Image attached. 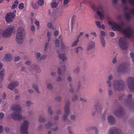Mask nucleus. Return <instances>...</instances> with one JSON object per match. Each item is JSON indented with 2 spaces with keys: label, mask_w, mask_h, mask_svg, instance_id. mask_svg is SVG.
<instances>
[{
  "label": "nucleus",
  "mask_w": 134,
  "mask_h": 134,
  "mask_svg": "<svg viewBox=\"0 0 134 134\" xmlns=\"http://www.w3.org/2000/svg\"><path fill=\"white\" fill-rule=\"evenodd\" d=\"M109 23L112 26V28L113 30H118L125 35L127 37H130L132 36L133 31L131 27L128 26L127 28L124 29L122 28V27L124 26L123 22H121L120 25L114 22L110 21Z\"/></svg>",
  "instance_id": "obj_1"
},
{
  "label": "nucleus",
  "mask_w": 134,
  "mask_h": 134,
  "mask_svg": "<svg viewBox=\"0 0 134 134\" xmlns=\"http://www.w3.org/2000/svg\"><path fill=\"white\" fill-rule=\"evenodd\" d=\"M113 88L115 91H123L125 88V82L121 80H115L113 81Z\"/></svg>",
  "instance_id": "obj_2"
},
{
  "label": "nucleus",
  "mask_w": 134,
  "mask_h": 134,
  "mask_svg": "<svg viewBox=\"0 0 134 134\" xmlns=\"http://www.w3.org/2000/svg\"><path fill=\"white\" fill-rule=\"evenodd\" d=\"M29 124L30 122L29 121H24L20 127V131L21 134H29V132L27 130Z\"/></svg>",
  "instance_id": "obj_3"
},
{
  "label": "nucleus",
  "mask_w": 134,
  "mask_h": 134,
  "mask_svg": "<svg viewBox=\"0 0 134 134\" xmlns=\"http://www.w3.org/2000/svg\"><path fill=\"white\" fill-rule=\"evenodd\" d=\"M132 97V94H128L126 100L124 102V105L129 108L131 110L134 109V103L130 101Z\"/></svg>",
  "instance_id": "obj_4"
},
{
  "label": "nucleus",
  "mask_w": 134,
  "mask_h": 134,
  "mask_svg": "<svg viewBox=\"0 0 134 134\" xmlns=\"http://www.w3.org/2000/svg\"><path fill=\"white\" fill-rule=\"evenodd\" d=\"M126 40L127 38L125 36L120 38L119 40V46L122 50L126 49L128 48V44L126 42Z\"/></svg>",
  "instance_id": "obj_5"
},
{
  "label": "nucleus",
  "mask_w": 134,
  "mask_h": 134,
  "mask_svg": "<svg viewBox=\"0 0 134 134\" xmlns=\"http://www.w3.org/2000/svg\"><path fill=\"white\" fill-rule=\"evenodd\" d=\"M126 82L131 91L134 92V77H129L127 78Z\"/></svg>",
  "instance_id": "obj_6"
},
{
  "label": "nucleus",
  "mask_w": 134,
  "mask_h": 134,
  "mask_svg": "<svg viewBox=\"0 0 134 134\" xmlns=\"http://www.w3.org/2000/svg\"><path fill=\"white\" fill-rule=\"evenodd\" d=\"M70 103L67 102L65 105L64 108V114L62 116V119L63 121H65L67 119L68 116L70 113L69 109Z\"/></svg>",
  "instance_id": "obj_7"
},
{
  "label": "nucleus",
  "mask_w": 134,
  "mask_h": 134,
  "mask_svg": "<svg viewBox=\"0 0 134 134\" xmlns=\"http://www.w3.org/2000/svg\"><path fill=\"white\" fill-rule=\"evenodd\" d=\"M13 27H9L5 30L2 33V35L5 38H8L11 36L13 30Z\"/></svg>",
  "instance_id": "obj_8"
},
{
  "label": "nucleus",
  "mask_w": 134,
  "mask_h": 134,
  "mask_svg": "<svg viewBox=\"0 0 134 134\" xmlns=\"http://www.w3.org/2000/svg\"><path fill=\"white\" fill-rule=\"evenodd\" d=\"M16 12V11L14 10V12L8 13L6 14L5 19L7 22L10 23L13 21V19L15 17Z\"/></svg>",
  "instance_id": "obj_9"
},
{
  "label": "nucleus",
  "mask_w": 134,
  "mask_h": 134,
  "mask_svg": "<svg viewBox=\"0 0 134 134\" xmlns=\"http://www.w3.org/2000/svg\"><path fill=\"white\" fill-rule=\"evenodd\" d=\"M19 112L15 111L12 113L11 114L12 118L14 120H20L23 118V116Z\"/></svg>",
  "instance_id": "obj_10"
},
{
  "label": "nucleus",
  "mask_w": 134,
  "mask_h": 134,
  "mask_svg": "<svg viewBox=\"0 0 134 134\" xmlns=\"http://www.w3.org/2000/svg\"><path fill=\"white\" fill-rule=\"evenodd\" d=\"M97 13L99 16L100 20H101L104 19V11L102 8L101 7H99L97 11Z\"/></svg>",
  "instance_id": "obj_11"
},
{
  "label": "nucleus",
  "mask_w": 134,
  "mask_h": 134,
  "mask_svg": "<svg viewBox=\"0 0 134 134\" xmlns=\"http://www.w3.org/2000/svg\"><path fill=\"white\" fill-rule=\"evenodd\" d=\"M19 85V83L18 82L16 81L12 82L9 85L8 88L12 90L14 87H17Z\"/></svg>",
  "instance_id": "obj_12"
},
{
  "label": "nucleus",
  "mask_w": 134,
  "mask_h": 134,
  "mask_svg": "<svg viewBox=\"0 0 134 134\" xmlns=\"http://www.w3.org/2000/svg\"><path fill=\"white\" fill-rule=\"evenodd\" d=\"M124 113V111L122 110V108L121 107L116 109L114 112V115L117 116L121 115Z\"/></svg>",
  "instance_id": "obj_13"
},
{
  "label": "nucleus",
  "mask_w": 134,
  "mask_h": 134,
  "mask_svg": "<svg viewBox=\"0 0 134 134\" xmlns=\"http://www.w3.org/2000/svg\"><path fill=\"white\" fill-rule=\"evenodd\" d=\"M11 109L13 111L20 112L21 111V109L19 105L16 104L13 105L11 107Z\"/></svg>",
  "instance_id": "obj_14"
},
{
  "label": "nucleus",
  "mask_w": 134,
  "mask_h": 134,
  "mask_svg": "<svg viewBox=\"0 0 134 134\" xmlns=\"http://www.w3.org/2000/svg\"><path fill=\"white\" fill-rule=\"evenodd\" d=\"M113 78V76L112 75H109L108 77L106 82L109 87H111L112 85L111 81Z\"/></svg>",
  "instance_id": "obj_15"
},
{
  "label": "nucleus",
  "mask_w": 134,
  "mask_h": 134,
  "mask_svg": "<svg viewBox=\"0 0 134 134\" xmlns=\"http://www.w3.org/2000/svg\"><path fill=\"white\" fill-rule=\"evenodd\" d=\"M95 46V43L92 41H90L87 45V50L88 51L91 49L94 48Z\"/></svg>",
  "instance_id": "obj_16"
},
{
  "label": "nucleus",
  "mask_w": 134,
  "mask_h": 134,
  "mask_svg": "<svg viewBox=\"0 0 134 134\" xmlns=\"http://www.w3.org/2000/svg\"><path fill=\"white\" fill-rule=\"evenodd\" d=\"M24 29L23 27H20L18 28L16 36H23Z\"/></svg>",
  "instance_id": "obj_17"
},
{
  "label": "nucleus",
  "mask_w": 134,
  "mask_h": 134,
  "mask_svg": "<svg viewBox=\"0 0 134 134\" xmlns=\"http://www.w3.org/2000/svg\"><path fill=\"white\" fill-rule=\"evenodd\" d=\"M16 41L19 44H22L23 42V36H16Z\"/></svg>",
  "instance_id": "obj_18"
},
{
  "label": "nucleus",
  "mask_w": 134,
  "mask_h": 134,
  "mask_svg": "<svg viewBox=\"0 0 134 134\" xmlns=\"http://www.w3.org/2000/svg\"><path fill=\"white\" fill-rule=\"evenodd\" d=\"M124 10L126 18L127 19H129L131 17L130 14L128 13L129 11V9L127 7H125L124 8Z\"/></svg>",
  "instance_id": "obj_19"
},
{
  "label": "nucleus",
  "mask_w": 134,
  "mask_h": 134,
  "mask_svg": "<svg viewBox=\"0 0 134 134\" xmlns=\"http://www.w3.org/2000/svg\"><path fill=\"white\" fill-rule=\"evenodd\" d=\"M108 122L110 124H113L115 122V118L112 116L110 115L107 118Z\"/></svg>",
  "instance_id": "obj_20"
},
{
  "label": "nucleus",
  "mask_w": 134,
  "mask_h": 134,
  "mask_svg": "<svg viewBox=\"0 0 134 134\" xmlns=\"http://www.w3.org/2000/svg\"><path fill=\"white\" fill-rule=\"evenodd\" d=\"M12 59V58L11 55L9 53L5 54L4 57V60L6 62L10 61Z\"/></svg>",
  "instance_id": "obj_21"
},
{
  "label": "nucleus",
  "mask_w": 134,
  "mask_h": 134,
  "mask_svg": "<svg viewBox=\"0 0 134 134\" xmlns=\"http://www.w3.org/2000/svg\"><path fill=\"white\" fill-rule=\"evenodd\" d=\"M118 70L119 72L122 73L127 71V69L126 67L123 65L119 66L118 68Z\"/></svg>",
  "instance_id": "obj_22"
},
{
  "label": "nucleus",
  "mask_w": 134,
  "mask_h": 134,
  "mask_svg": "<svg viewBox=\"0 0 134 134\" xmlns=\"http://www.w3.org/2000/svg\"><path fill=\"white\" fill-rule=\"evenodd\" d=\"M119 131V130L117 129H112L110 130L109 134H119L118 132Z\"/></svg>",
  "instance_id": "obj_23"
},
{
  "label": "nucleus",
  "mask_w": 134,
  "mask_h": 134,
  "mask_svg": "<svg viewBox=\"0 0 134 134\" xmlns=\"http://www.w3.org/2000/svg\"><path fill=\"white\" fill-rule=\"evenodd\" d=\"M100 40L102 47H104L105 45V41L104 37L102 36H100Z\"/></svg>",
  "instance_id": "obj_24"
},
{
  "label": "nucleus",
  "mask_w": 134,
  "mask_h": 134,
  "mask_svg": "<svg viewBox=\"0 0 134 134\" xmlns=\"http://www.w3.org/2000/svg\"><path fill=\"white\" fill-rule=\"evenodd\" d=\"M46 87L49 90H52L53 89V87L52 84L51 83L47 82L46 81Z\"/></svg>",
  "instance_id": "obj_25"
},
{
  "label": "nucleus",
  "mask_w": 134,
  "mask_h": 134,
  "mask_svg": "<svg viewBox=\"0 0 134 134\" xmlns=\"http://www.w3.org/2000/svg\"><path fill=\"white\" fill-rule=\"evenodd\" d=\"M94 109L97 111L100 112L102 110V106L100 105H96L94 107Z\"/></svg>",
  "instance_id": "obj_26"
},
{
  "label": "nucleus",
  "mask_w": 134,
  "mask_h": 134,
  "mask_svg": "<svg viewBox=\"0 0 134 134\" xmlns=\"http://www.w3.org/2000/svg\"><path fill=\"white\" fill-rule=\"evenodd\" d=\"M58 57L63 61H64L67 59L66 57L65 56L64 54H60L58 55Z\"/></svg>",
  "instance_id": "obj_27"
},
{
  "label": "nucleus",
  "mask_w": 134,
  "mask_h": 134,
  "mask_svg": "<svg viewBox=\"0 0 134 134\" xmlns=\"http://www.w3.org/2000/svg\"><path fill=\"white\" fill-rule=\"evenodd\" d=\"M4 71L5 70L4 69H2L0 71V80H1V82H2L3 81V77L4 74Z\"/></svg>",
  "instance_id": "obj_28"
},
{
  "label": "nucleus",
  "mask_w": 134,
  "mask_h": 134,
  "mask_svg": "<svg viewBox=\"0 0 134 134\" xmlns=\"http://www.w3.org/2000/svg\"><path fill=\"white\" fill-rule=\"evenodd\" d=\"M58 38L59 40H60L61 42V47L62 49H63L65 48V45L64 43L62 42V40L63 39L62 37H61V35H59L58 36Z\"/></svg>",
  "instance_id": "obj_29"
},
{
  "label": "nucleus",
  "mask_w": 134,
  "mask_h": 134,
  "mask_svg": "<svg viewBox=\"0 0 134 134\" xmlns=\"http://www.w3.org/2000/svg\"><path fill=\"white\" fill-rule=\"evenodd\" d=\"M83 50V48L81 46H80L74 49V51L76 53H77L79 52L82 51Z\"/></svg>",
  "instance_id": "obj_30"
},
{
  "label": "nucleus",
  "mask_w": 134,
  "mask_h": 134,
  "mask_svg": "<svg viewBox=\"0 0 134 134\" xmlns=\"http://www.w3.org/2000/svg\"><path fill=\"white\" fill-rule=\"evenodd\" d=\"M52 107H51L49 106L48 107L47 110V113L48 114L51 116L52 115L53 111L51 109Z\"/></svg>",
  "instance_id": "obj_31"
},
{
  "label": "nucleus",
  "mask_w": 134,
  "mask_h": 134,
  "mask_svg": "<svg viewBox=\"0 0 134 134\" xmlns=\"http://www.w3.org/2000/svg\"><path fill=\"white\" fill-rule=\"evenodd\" d=\"M52 125V123L48 122L46 123L45 126V127L46 129H48Z\"/></svg>",
  "instance_id": "obj_32"
},
{
  "label": "nucleus",
  "mask_w": 134,
  "mask_h": 134,
  "mask_svg": "<svg viewBox=\"0 0 134 134\" xmlns=\"http://www.w3.org/2000/svg\"><path fill=\"white\" fill-rule=\"evenodd\" d=\"M49 47V43L48 42L46 43L44 45V48L43 50L44 52H46Z\"/></svg>",
  "instance_id": "obj_33"
},
{
  "label": "nucleus",
  "mask_w": 134,
  "mask_h": 134,
  "mask_svg": "<svg viewBox=\"0 0 134 134\" xmlns=\"http://www.w3.org/2000/svg\"><path fill=\"white\" fill-rule=\"evenodd\" d=\"M33 104V103L30 100H27L26 102L25 105L26 107H29Z\"/></svg>",
  "instance_id": "obj_34"
},
{
  "label": "nucleus",
  "mask_w": 134,
  "mask_h": 134,
  "mask_svg": "<svg viewBox=\"0 0 134 134\" xmlns=\"http://www.w3.org/2000/svg\"><path fill=\"white\" fill-rule=\"evenodd\" d=\"M35 70L37 72H40L41 71V70L39 67L37 65H35Z\"/></svg>",
  "instance_id": "obj_35"
},
{
  "label": "nucleus",
  "mask_w": 134,
  "mask_h": 134,
  "mask_svg": "<svg viewBox=\"0 0 134 134\" xmlns=\"http://www.w3.org/2000/svg\"><path fill=\"white\" fill-rule=\"evenodd\" d=\"M18 2V1H16L14 2V4L12 6L11 8L12 9H14L17 7Z\"/></svg>",
  "instance_id": "obj_36"
},
{
  "label": "nucleus",
  "mask_w": 134,
  "mask_h": 134,
  "mask_svg": "<svg viewBox=\"0 0 134 134\" xmlns=\"http://www.w3.org/2000/svg\"><path fill=\"white\" fill-rule=\"evenodd\" d=\"M32 87L34 89L36 92L38 93H40V91H39L37 86L35 84H33L32 85Z\"/></svg>",
  "instance_id": "obj_37"
},
{
  "label": "nucleus",
  "mask_w": 134,
  "mask_h": 134,
  "mask_svg": "<svg viewBox=\"0 0 134 134\" xmlns=\"http://www.w3.org/2000/svg\"><path fill=\"white\" fill-rule=\"evenodd\" d=\"M80 70V68L77 66L73 70V72L74 73H77Z\"/></svg>",
  "instance_id": "obj_38"
},
{
  "label": "nucleus",
  "mask_w": 134,
  "mask_h": 134,
  "mask_svg": "<svg viewBox=\"0 0 134 134\" xmlns=\"http://www.w3.org/2000/svg\"><path fill=\"white\" fill-rule=\"evenodd\" d=\"M46 120L45 118L42 117H40L38 120L39 122H44L46 121Z\"/></svg>",
  "instance_id": "obj_39"
},
{
  "label": "nucleus",
  "mask_w": 134,
  "mask_h": 134,
  "mask_svg": "<svg viewBox=\"0 0 134 134\" xmlns=\"http://www.w3.org/2000/svg\"><path fill=\"white\" fill-rule=\"evenodd\" d=\"M79 39L78 38H77L73 43H72L71 46L72 47L76 46L77 43L79 42Z\"/></svg>",
  "instance_id": "obj_40"
},
{
  "label": "nucleus",
  "mask_w": 134,
  "mask_h": 134,
  "mask_svg": "<svg viewBox=\"0 0 134 134\" xmlns=\"http://www.w3.org/2000/svg\"><path fill=\"white\" fill-rule=\"evenodd\" d=\"M69 1V0H64L63 4L64 7L66 8L68 6L66 5L68 3Z\"/></svg>",
  "instance_id": "obj_41"
},
{
  "label": "nucleus",
  "mask_w": 134,
  "mask_h": 134,
  "mask_svg": "<svg viewBox=\"0 0 134 134\" xmlns=\"http://www.w3.org/2000/svg\"><path fill=\"white\" fill-rule=\"evenodd\" d=\"M78 96L76 95H75L72 97L71 100L73 101H74L78 99Z\"/></svg>",
  "instance_id": "obj_42"
},
{
  "label": "nucleus",
  "mask_w": 134,
  "mask_h": 134,
  "mask_svg": "<svg viewBox=\"0 0 134 134\" xmlns=\"http://www.w3.org/2000/svg\"><path fill=\"white\" fill-rule=\"evenodd\" d=\"M59 41L58 39H56L55 41V46L57 47H59Z\"/></svg>",
  "instance_id": "obj_43"
},
{
  "label": "nucleus",
  "mask_w": 134,
  "mask_h": 134,
  "mask_svg": "<svg viewBox=\"0 0 134 134\" xmlns=\"http://www.w3.org/2000/svg\"><path fill=\"white\" fill-rule=\"evenodd\" d=\"M52 7L53 8H55L57 6V4L55 2H52L51 4Z\"/></svg>",
  "instance_id": "obj_44"
},
{
  "label": "nucleus",
  "mask_w": 134,
  "mask_h": 134,
  "mask_svg": "<svg viewBox=\"0 0 134 134\" xmlns=\"http://www.w3.org/2000/svg\"><path fill=\"white\" fill-rule=\"evenodd\" d=\"M36 58L40 60L41 54L40 52L37 53L36 54Z\"/></svg>",
  "instance_id": "obj_45"
},
{
  "label": "nucleus",
  "mask_w": 134,
  "mask_h": 134,
  "mask_svg": "<svg viewBox=\"0 0 134 134\" xmlns=\"http://www.w3.org/2000/svg\"><path fill=\"white\" fill-rule=\"evenodd\" d=\"M62 80V77L60 76L57 77L56 78V81L58 82H60Z\"/></svg>",
  "instance_id": "obj_46"
},
{
  "label": "nucleus",
  "mask_w": 134,
  "mask_h": 134,
  "mask_svg": "<svg viewBox=\"0 0 134 134\" xmlns=\"http://www.w3.org/2000/svg\"><path fill=\"white\" fill-rule=\"evenodd\" d=\"M44 1L43 0H39L38 2V5L40 6H41L43 4Z\"/></svg>",
  "instance_id": "obj_47"
},
{
  "label": "nucleus",
  "mask_w": 134,
  "mask_h": 134,
  "mask_svg": "<svg viewBox=\"0 0 134 134\" xmlns=\"http://www.w3.org/2000/svg\"><path fill=\"white\" fill-rule=\"evenodd\" d=\"M62 12L58 11L56 13V16L57 17H60L62 15Z\"/></svg>",
  "instance_id": "obj_48"
},
{
  "label": "nucleus",
  "mask_w": 134,
  "mask_h": 134,
  "mask_svg": "<svg viewBox=\"0 0 134 134\" xmlns=\"http://www.w3.org/2000/svg\"><path fill=\"white\" fill-rule=\"evenodd\" d=\"M70 118L71 120H74L76 119V116L74 115H71L70 116Z\"/></svg>",
  "instance_id": "obj_49"
},
{
  "label": "nucleus",
  "mask_w": 134,
  "mask_h": 134,
  "mask_svg": "<svg viewBox=\"0 0 134 134\" xmlns=\"http://www.w3.org/2000/svg\"><path fill=\"white\" fill-rule=\"evenodd\" d=\"M95 23L97 26L99 27L100 28L101 27V25L100 22L99 21H96Z\"/></svg>",
  "instance_id": "obj_50"
},
{
  "label": "nucleus",
  "mask_w": 134,
  "mask_h": 134,
  "mask_svg": "<svg viewBox=\"0 0 134 134\" xmlns=\"http://www.w3.org/2000/svg\"><path fill=\"white\" fill-rule=\"evenodd\" d=\"M56 100L59 101H60L62 99V97L60 96H57L55 98Z\"/></svg>",
  "instance_id": "obj_51"
},
{
  "label": "nucleus",
  "mask_w": 134,
  "mask_h": 134,
  "mask_svg": "<svg viewBox=\"0 0 134 134\" xmlns=\"http://www.w3.org/2000/svg\"><path fill=\"white\" fill-rule=\"evenodd\" d=\"M24 7L23 4L22 3H21L19 4L18 8L20 9H23Z\"/></svg>",
  "instance_id": "obj_52"
},
{
  "label": "nucleus",
  "mask_w": 134,
  "mask_h": 134,
  "mask_svg": "<svg viewBox=\"0 0 134 134\" xmlns=\"http://www.w3.org/2000/svg\"><path fill=\"white\" fill-rule=\"evenodd\" d=\"M81 86V83L79 82L77 87V89L76 90V92L80 90V88Z\"/></svg>",
  "instance_id": "obj_53"
},
{
  "label": "nucleus",
  "mask_w": 134,
  "mask_h": 134,
  "mask_svg": "<svg viewBox=\"0 0 134 134\" xmlns=\"http://www.w3.org/2000/svg\"><path fill=\"white\" fill-rule=\"evenodd\" d=\"M58 128L57 126H55L52 128V130L54 131H57L58 130Z\"/></svg>",
  "instance_id": "obj_54"
},
{
  "label": "nucleus",
  "mask_w": 134,
  "mask_h": 134,
  "mask_svg": "<svg viewBox=\"0 0 134 134\" xmlns=\"http://www.w3.org/2000/svg\"><path fill=\"white\" fill-rule=\"evenodd\" d=\"M124 96L125 94H122L119 96L118 99L119 100H121Z\"/></svg>",
  "instance_id": "obj_55"
},
{
  "label": "nucleus",
  "mask_w": 134,
  "mask_h": 134,
  "mask_svg": "<svg viewBox=\"0 0 134 134\" xmlns=\"http://www.w3.org/2000/svg\"><path fill=\"white\" fill-rule=\"evenodd\" d=\"M20 59V57L19 56H17L14 59V62H16L19 61Z\"/></svg>",
  "instance_id": "obj_56"
},
{
  "label": "nucleus",
  "mask_w": 134,
  "mask_h": 134,
  "mask_svg": "<svg viewBox=\"0 0 134 134\" xmlns=\"http://www.w3.org/2000/svg\"><path fill=\"white\" fill-rule=\"evenodd\" d=\"M130 56L132 58L133 62H134V53L132 52L130 53Z\"/></svg>",
  "instance_id": "obj_57"
},
{
  "label": "nucleus",
  "mask_w": 134,
  "mask_h": 134,
  "mask_svg": "<svg viewBox=\"0 0 134 134\" xmlns=\"http://www.w3.org/2000/svg\"><path fill=\"white\" fill-rule=\"evenodd\" d=\"M47 57V55L44 54L42 55L40 57V60L45 59Z\"/></svg>",
  "instance_id": "obj_58"
},
{
  "label": "nucleus",
  "mask_w": 134,
  "mask_h": 134,
  "mask_svg": "<svg viewBox=\"0 0 134 134\" xmlns=\"http://www.w3.org/2000/svg\"><path fill=\"white\" fill-rule=\"evenodd\" d=\"M67 79L68 81L70 82L72 81V78L71 76H68Z\"/></svg>",
  "instance_id": "obj_59"
},
{
  "label": "nucleus",
  "mask_w": 134,
  "mask_h": 134,
  "mask_svg": "<svg viewBox=\"0 0 134 134\" xmlns=\"http://www.w3.org/2000/svg\"><path fill=\"white\" fill-rule=\"evenodd\" d=\"M130 3L132 6H134V0H129Z\"/></svg>",
  "instance_id": "obj_60"
},
{
  "label": "nucleus",
  "mask_w": 134,
  "mask_h": 134,
  "mask_svg": "<svg viewBox=\"0 0 134 134\" xmlns=\"http://www.w3.org/2000/svg\"><path fill=\"white\" fill-rule=\"evenodd\" d=\"M27 91L29 93H32L34 92V91L31 89L29 88L27 89Z\"/></svg>",
  "instance_id": "obj_61"
},
{
  "label": "nucleus",
  "mask_w": 134,
  "mask_h": 134,
  "mask_svg": "<svg viewBox=\"0 0 134 134\" xmlns=\"http://www.w3.org/2000/svg\"><path fill=\"white\" fill-rule=\"evenodd\" d=\"M25 64L27 65H29L31 64V62L29 60H27L25 62Z\"/></svg>",
  "instance_id": "obj_62"
},
{
  "label": "nucleus",
  "mask_w": 134,
  "mask_h": 134,
  "mask_svg": "<svg viewBox=\"0 0 134 134\" xmlns=\"http://www.w3.org/2000/svg\"><path fill=\"white\" fill-rule=\"evenodd\" d=\"M80 101H82L83 102H86L87 101L86 99L83 98H80Z\"/></svg>",
  "instance_id": "obj_63"
},
{
  "label": "nucleus",
  "mask_w": 134,
  "mask_h": 134,
  "mask_svg": "<svg viewBox=\"0 0 134 134\" xmlns=\"http://www.w3.org/2000/svg\"><path fill=\"white\" fill-rule=\"evenodd\" d=\"M108 93L109 95L110 96L113 94V92L111 90L109 89L108 90Z\"/></svg>",
  "instance_id": "obj_64"
}]
</instances>
